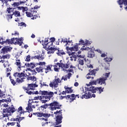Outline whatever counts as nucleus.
Here are the masks:
<instances>
[{"label":"nucleus","instance_id":"9b49d317","mask_svg":"<svg viewBox=\"0 0 127 127\" xmlns=\"http://www.w3.org/2000/svg\"><path fill=\"white\" fill-rule=\"evenodd\" d=\"M59 83H61V80H60V78H58L53 80L52 82H51L49 86L51 88H57L59 85Z\"/></svg>","mask_w":127,"mask_h":127},{"label":"nucleus","instance_id":"f704fd0d","mask_svg":"<svg viewBox=\"0 0 127 127\" xmlns=\"http://www.w3.org/2000/svg\"><path fill=\"white\" fill-rule=\"evenodd\" d=\"M16 39H15V41H14V44H17L18 45H19L20 46H21V45H22V43H23V42H21L19 41V39H17V38H15Z\"/></svg>","mask_w":127,"mask_h":127},{"label":"nucleus","instance_id":"4d7b16f0","mask_svg":"<svg viewBox=\"0 0 127 127\" xmlns=\"http://www.w3.org/2000/svg\"><path fill=\"white\" fill-rule=\"evenodd\" d=\"M33 17L31 18V19H36L37 18V16L36 15V13H34L33 14Z\"/></svg>","mask_w":127,"mask_h":127},{"label":"nucleus","instance_id":"c9c22d12","mask_svg":"<svg viewBox=\"0 0 127 127\" xmlns=\"http://www.w3.org/2000/svg\"><path fill=\"white\" fill-rule=\"evenodd\" d=\"M9 78L11 84L13 85V86H15L16 85H17V83L16 82V80L15 81V80H14V79L11 78V76L10 75Z\"/></svg>","mask_w":127,"mask_h":127},{"label":"nucleus","instance_id":"3c124183","mask_svg":"<svg viewBox=\"0 0 127 127\" xmlns=\"http://www.w3.org/2000/svg\"><path fill=\"white\" fill-rule=\"evenodd\" d=\"M86 78L87 79H94V77H91V75L89 74V73H88L87 75H86Z\"/></svg>","mask_w":127,"mask_h":127},{"label":"nucleus","instance_id":"f8f14e48","mask_svg":"<svg viewBox=\"0 0 127 127\" xmlns=\"http://www.w3.org/2000/svg\"><path fill=\"white\" fill-rule=\"evenodd\" d=\"M38 64L40 66L36 68V71H37L38 73H43L44 65H46V63H45V62H39Z\"/></svg>","mask_w":127,"mask_h":127},{"label":"nucleus","instance_id":"a878e982","mask_svg":"<svg viewBox=\"0 0 127 127\" xmlns=\"http://www.w3.org/2000/svg\"><path fill=\"white\" fill-rule=\"evenodd\" d=\"M69 97H68V100L69 101V103H72V102H74L75 99V94H72L71 95H68Z\"/></svg>","mask_w":127,"mask_h":127},{"label":"nucleus","instance_id":"ea45409f","mask_svg":"<svg viewBox=\"0 0 127 127\" xmlns=\"http://www.w3.org/2000/svg\"><path fill=\"white\" fill-rule=\"evenodd\" d=\"M62 42H64V43H66L65 45V46H66V47H67V45H70V44H71L72 43V41H62Z\"/></svg>","mask_w":127,"mask_h":127},{"label":"nucleus","instance_id":"37998d69","mask_svg":"<svg viewBox=\"0 0 127 127\" xmlns=\"http://www.w3.org/2000/svg\"><path fill=\"white\" fill-rule=\"evenodd\" d=\"M18 78H21V77H24V76H25V74H24V73L23 72H18Z\"/></svg>","mask_w":127,"mask_h":127},{"label":"nucleus","instance_id":"09e8293b","mask_svg":"<svg viewBox=\"0 0 127 127\" xmlns=\"http://www.w3.org/2000/svg\"><path fill=\"white\" fill-rule=\"evenodd\" d=\"M25 61H27V62H29V61H30V55H28L26 56Z\"/></svg>","mask_w":127,"mask_h":127},{"label":"nucleus","instance_id":"cd10ccee","mask_svg":"<svg viewBox=\"0 0 127 127\" xmlns=\"http://www.w3.org/2000/svg\"><path fill=\"white\" fill-rule=\"evenodd\" d=\"M71 77H72V73H68L64 77V76L62 77L61 81H62V80H64V81H67V79H70Z\"/></svg>","mask_w":127,"mask_h":127},{"label":"nucleus","instance_id":"0e129e2a","mask_svg":"<svg viewBox=\"0 0 127 127\" xmlns=\"http://www.w3.org/2000/svg\"><path fill=\"white\" fill-rule=\"evenodd\" d=\"M67 94V91H66V90L65 91H63L62 93H60V96L61 95H66Z\"/></svg>","mask_w":127,"mask_h":127},{"label":"nucleus","instance_id":"6e6552de","mask_svg":"<svg viewBox=\"0 0 127 127\" xmlns=\"http://www.w3.org/2000/svg\"><path fill=\"white\" fill-rule=\"evenodd\" d=\"M49 106L50 107L51 111L59 110L62 106V105H60L59 103L57 101H54L53 102L49 104Z\"/></svg>","mask_w":127,"mask_h":127},{"label":"nucleus","instance_id":"423d86ee","mask_svg":"<svg viewBox=\"0 0 127 127\" xmlns=\"http://www.w3.org/2000/svg\"><path fill=\"white\" fill-rule=\"evenodd\" d=\"M98 84L99 85H107L106 83V80L104 79L103 77L97 78L96 80H93L91 82H89V84L92 86L93 85H97Z\"/></svg>","mask_w":127,"mask_h":127},{"label":"nucleus","instance_id":"9d476101","mask_svg":"<svg viewBox=\"0 0 127 127\" xmlns=\"http://www.w3.org/2000/svg\"><path fill=\"white\" fill-rule=\"evenodd\" d=\"M81 50L82 51L84 50H89V51L88 52V56L87 57H89V58H93V57H95V52L94 51L92 50V49L91 48L89 47H85V46H83L82 48H81Z\"/></svg>","mask_w":127,"mask_h":127},{"label":"nucleus","instance_id":"0eeeda50","mask_svg":"<svg viewBox=\"0 0 127 127\" xmlns=\"http://www.w3.org/2000/svg\"><path fill=\"white\" fill-rule=\"evenodd\" d=\"M88 91H90L91 94H92V93H96V92H97L98 94H101L102 92H104V87H95L94 86H91L88 88Z\"/></svg>","mask_w":127,"mask_h":127},{"label":"nucleus","instance_id":"c03bdc74","mask_svg":"<svg viewBox=\"0 0 127 127\" xmlns=\"http://www.w3.org/2000/svg\"><path fill=\"white\" fill-rule=\"evenodd\" d=\"M15 124H16L15 122H9L7 124V126H8V127H9V126H13L15 125Z\"/></svg>","mask_w":127,"mask_h":127},{"label":"nucleus","instance_id":"7ed1b4c3","mask_svg":"<svg viewBox=\"0 0 127 127\" xmlns=\"http://www.w3.org/2000/svg\"><path fill=\"white\" fill-rule=\"evenodd\" d=\"M37 87H38V85L36 84V82H35V83L28 84L27 87H23V89L28 95H32V94H33V92L29 91H30V90L33 91L35 90L34 88H36Z\"/></svg>","mask_w":127,"mask_h":127},{"label":"nucleus","instance_id":"f3484780","mask_svg":"<svg viewBox=\"0 0 127 127\" xmlns=\"http://www.w3.org/2000/svg\"><path fill=\"white\" fill-rule=\"evenodd\" d=\"M54 70L56 72H59V69L61 68V63H57L54 65Z\"/></svg>","mask_w":127,"mask_h":127},{"label":"nucleus","instance_id":"e2e57ef3","mask_svg":"<svg viewBox=\"0 0 127 127\" xmlns=\"http://www.w3.org/2000/svg\"><path fill=\"white\" fill-rule=\"evenodd\" d=\"M50 40V42H52V43H53L54 41H55V38H51Z\"/></svg>","mask_w":127,"mask_h":127},{"label":"nucleus","instance_id":"a18cd8bd","mask_svg":"<svg viewBox=\"0 0 127 127\" xmlns=\"http://www.w3.org/2000/svg\"><path fill=\"white\" fill-rule=\"evenodd\" d=\"M10 57L9 55H8V54H7V55H5V56H2L3 59H9Z\"/></svg>","mask_w":127,"mask_h":127},{"label":"nucleus","instance_id":"b1692460","mask_svg":"<svg viewBox=\"0 0 127 127\" xmlns=\"http://www.w3.org/2000/svg\"><path fill=\"white\" fill-rule=\"evenodd\" d=\"M45 46V48H46V49L54 48V47H53V43H52V42H49V43H47Z\"/></svg>","mask_w":127,"mask_h":127},{"label":"nucleus","instance_id":"4468645a","mask_svg":"<svg viewBox=\"0 0 127 127\" xmlns=\"http://www.w3.org/2000/svg\"><path fill=\"white\" fill-rule=\"evenodd\" d=\"M91 43H92V42L91 41H89L87 40L84 41V40L81 39L80 41H79V43L77 44V45H84L85 46H87L90 45Z\"/></svg>","mask_w":127,"mask_h":127},{"label":"nucleus","instance_id":"1a4fd4ad","mask_svg":"<svg viewBox=\"0 0 127 127\" xmlns=\"http://www.w3.org/2000/svg\"><path fill=\"white\" fill-rule=\"evenodd\" d=\"M79 95L81 99H89L91 98V92L88 90V93L85 92L84 89L80 91Z\"/></svg>","mask_w":127,"mask_h":127},{"label":"nucleus","instance_id":"69168bd1","mask_svg":"<svg viewBox=\"0 0 127 127\" xmlns=\"http://www.w3.org/2000/svg\"><path fill=\"white\" fill-rule=\"evenodd\" d=\"M59 125H60V124L55 123V124H54L55 127H62V126Z\"/></svg>","mask_w":127,"mask_h":127},{"label":"nucleus","instance_id":"412c9836","mask_svg":"<svg viewBox=\"0 0 127 127\" xmlns=\"http://www.w3.org/2000/svg\"><path fill=\"white\" fill-rule=\"evenodd\" d=\"M61 68L63 69V71H67L66 69H68L69 68V64H63V63H61Z\"/></svg>","mask_w":127,"mask_h":127},{"label":"nucleus","instance_id":"20e7f679","mask_svg":"<svg viewBox=\"0 0 127 127\" xmlns=\"http://www.w3.org/2000/svg\"><path fill=\"white\" fill-rule=\"evenodd\" d=\"M15 111H16V109L14 108L13 105H12L11 107H9L8 108L3 109L4 117H7L9 116H10V114H13Z\"/></svg>","mask_w":127,"mask_h":127},{"label":"nucleus","instance_id":"8fccbe9b","mask_svg":"<svg viewBox=\"0 0 127 127\" xmlns=\"http://www.w3.org/2000/svg\"><path fill=\"white\" fill-rule=\"evenodd\" d=\"M79 64L83 66V65H84V60H80L79 61Z\"/></svg>","mask_w":127,"mask_h":127},{"label":"nucleus","instance_id":"774afa93","mask_svg":"<svg viewBox=\"0 0 127 127\" xmlns=\"http://www.w3.org/2000/svg\"><path fill=\"white\" fill-rule=\"evenodd\" d=\"M24 119V117H19L18 118V122H21V121H22V120H23Z\"/></svg>","mask_w":127,"mask_h":127},{"label":"nucleus","instance_id":"7c9ffc66","mask_svg":"<svg viewBox=\"0 0 127 127\" xmlns=\"http://www.w3.org/2000/svg\"><path fill=\"white\" fill-rule=\"evenodd\" d=\"M21 3H23V1H20V2H14L12 5L13 7V8H17V7H18L19 5H20V4H21Z\"/></svg>","mask_w":127,"mask_h":127},{"label":"nucleus","instance_id":"dca6fc26","mask_svg":"<svg viewBox=\"0 0 127 127\" xmlns=\"http://www.w3.org/2000/svg\"><path fill=\"white\" fill-rule=\"evenodd\" d=\"M118 3L120 5L121 8H123V4H124L125 6L127 5V0H119Z\"/></svg>","mask_w":127,"mask_h":127},{"label":"nucleus","instance_id":"e433bc0d","mask_svg":"<svg viewBox=\"0 0 127 127\" xmlns=\"http://www.w3.org/2000/svg\"><path fill=\"white\" fill-rule=\"evenodd\" d=\"M58 49V52L57 53V55L61 56V55H65V53L63 51L59 50V48Z\"/></svg>","mask_w":127,"mask_h":127},{"label":"nucleus","instance_id":"864d4df0","mask_svg":"<svg viewBox=\"0 0 127 127\" xmlns=\"http://www.w3.org/2000/svg\"><path fill=\"white\" fill-rule=\"evenodd\" d=\"M49 40H48V38H45L44 42V45H45L46 44H47V43H49Z\"/></svg>","mask_w":127,"mask_h":127},{"label":"nucleus","instance_id":"473e14b6","mask_svg":"<svg viewBox=\"0 0 127 127\" xmlns=\"http://www.w3.org/2000/svg\"><path fill=\"white\" fill-rule=\"evenodd\" d=\"M25 66H27V67H29V68H32V69H33L34 67H35V64L33 63H28L25 64Z\"/></svg>","mask_w":127,"mask_h":127},{"label":"nucleus","instance_id":"6ab92c4d","mask_svg":"<svg viewBox=\"0 0 127 127\" xmlns=\"http://www.w3.org/2000/svg\"><path fill=\"white\" fill-rule=\"evenodd\" d=\"M8 51H10V49L7 46H5L1 49V53H2L3 54H5L6 53H7Z\"/></svg>","mask_w":127,"mask_h":127},{"label":"nucleus","instance_id":"603ef678","mask_svg":"<svg viewBox=\"0 0 127 127\" xmlns=\"http://www.w3.org/2000/svg\"><path fill=\"white\" fill-rule=\"evenodd\" d=\"M12 15H13V14H10L7 15L8 19H11V18H12Z\"/></svg>","mask_w":127,"mask_h":127},{"label":"nucleus","instance_id":"6e6d98bb","mask_svg":"<svg viewBox=\"0 0 127 127\" xmlns=\"http://www.w3.org/2000/svg\"><path fill=\"white\" fill-rule=\"evenodd\" d=\"M19 26H23V25H24L25 27H26V24H25L24 22H22L19 23Z\"/></svg>","mask_w":127,"mask_h":127},{"label":"nucleus","instance_id":"4c0bfd02","mask_svg":"<svg viewBox=\"0 0 127 127\" xmlns=\"http://www.w3.org/2000/svg\"><path fill=\"white\" fill-rule=\"evenodd\" d=\"M25 78L22 77L21 79H19V78H16V83L17 84H20V83H22L24 82V79Z\"/></svg>","mask_w":127,"mask_h":127},{"label":"nucleus","instance_id":"5fc2aeb1","mask_svg":"<svg viewBox=\"0 0 127 127\" xmlns=\"http://www.w3.org/2000/svg\"><path fill=\"white\" fill-rule=\"evenodd\" d=\"M0 1L3 4H4V3H5V4L7 3V0H0Z\"/></svg>","mask_w":127,"mask_h":127},{"label":"nucleus","instance_id":"393cba45","mask_svg":"<svg viewBox=\"0 0 127 127\" xmlns=\"http://www.w3.org/2000/svg\"><path fill=\"white\" fill-rule=\"evenodd\" d=\"M27 80H28V81L31 80L33 81V82H36V80H37V79L35 76H31V74H29L27 77Z\"/></svg>","mask_w":127,"mask_h":127},{"label":"nucleus","instance_id":"aec40b11","mask_svg":"<svg viewBox=\"0 0 127 127\" xmlns=\"http://www.w3.org/2000/svg\"><path fill=\"white\" fill-rule=\"evenodd\" d=\"M15 39H16L14 38H12L11 39H6L5 41V44H6V45H7V44L9 45L10 44H12L13 43H14V41H15Z\"/></svg>","mask_w":127,"mask_h":127},{"label":"nucleus","instance_id":"bf43d9fd","mask_svg":"<svg viewBox=\"0 0 127 127\" xmlns=\"http://www.w3.org/2000/svg\"><path fill=\"white\" fill-rule=\"evenodd\" d=\"M11 121H13V122H15V121H18V118H12L10 119Z\"/></svg>","mask_w":127,"mask_h":127},{"label":"nucleus","instance_id":"bb28decb","mask_svg":"<svg viewBox=\"0 0 127 127\" xmlns=\"http://www.w3.org/2000/svg\"><path fill=\"white\" fill-rule=\"evenodd\" d=\"M17 113H19L20 114V116H21V115H24L25 113H27V111H24L23 109H22V107L20 106L18 109H17Z\"/></svg>","mask_w":127,"mask_h":127},{"label":"nucleus","instance_id":"79ce46f5","mask_svg":"<svg viewBox=\"0 0 127 127\" xmlns=\"http://www.w3.org/2000/svg\"><path fill=\"white\" fill-rule=\"evenodd\" d=\"M113 60V59L111 58H106L104 59V61L105 62H111V61H112Z\"/></svg>","mask_w":127,"mask_h":127},{"label":"nucleus","instance_id":"13d9d810","mask_svg":"<svg viewBox=\"0 0 127 127\" xmlns=\"http://www.w3.org/2000/svg\"><path fill=\"white\" fill-rule=\"evenodd\" d=\"M4 96H5V95L4 94V92L2 91V92L0 93V97L1 98H4Z\"/></svg>","mask_w":127,"mask_h":127},{"label":"nucleus","instance_id":"f257e3e1","mask_svg":"<svg viewBox=\"0 0 127 127\" xmlns=\"http://www.w3.org/2000/svg\"><path fill=\"white\" fill-rule=\"evenodd\" d=\"M40 96L35 97V100H39L42 104H46L49 102L51 99H54V93L52 91H48L45 90H40L39 92Z\"/></svg>","mask_w":127,"mask_h":127},{"label":"nucleus","instance_id":"a211bd4d","mask_svg":"<svg viewBox=\"0 0 127 127\" xmlns=\"http://www.w3.org/2000/svg\"><path fill=\"white\" fill-rule=\"evenodd\" d=\"M31 59H38V60H44V55H38L31 57Z\"/></svg>","mask_w":127,"mask_h":127},{"label":"nucleus","instance_id":"f03ea898","mask_svg":"<svg viewBox=\"0 0 127 127\" xmlns=\"http://www.w3.org/2000/svg\"><path fill=\"white\" fill-rule=\"evenodd\" d=\"M49 107V104H46L44 105L41 106L39 107L40 112L34 113L33 114L34 116H37L38 118H49L50 114L45 113L46 112V109Z\"/></svg>","mask_w":127,"mask_h":127},{"label":"nucleus","instance_id":"2eb2a0df","mask_svg":"<svg viewBox=\"0 0 127 127\" xmlns=\"http://www.w3.org/2000/svg\"><path fill=\"white\" fill-rule=\"evenodd\" d=\"M44 70H45V72L46 74L52 71V64H48V65H44Z\"/></svg>","mask_w":127,"mask_h":127},{"label":"nucleus","instance_id":"338daca9","mask_svg":"<svg viewBox=\"0 0 127 127\" xmlns=\"http://www.w3.org/2000/svg\"><path fill=\"white\" fill-rule=\"evenodd\" d=\"M32 75H36V74H37V72L34 69L32 70Z\"/></svg>","mask_w":127,"mask_h":127},{"label":"nucleus","instance_id":"c756f323","mask_svg":"<svg viewBox=\"0 0 127 127\" xmlns=\"http://www.w3.org/2000/svg\"><path fill=\"white\" fill-rule=\"evenodd\" d=\"M14 9H15V8L9 7L7 8L6 11H7L8 13H9V14H13L14 12Z\"/></svg>","mask_w":127,"mask_h":127},{"label":"nucleus","instance_id":"4be33fe9","mask_svg":"<svg viewBox=\"0 0 127 127\" xmlns=\"http://www.w3.org/2000/svg\"><path fill=\"white\" fill-rule=\"evenodd\" d=\"M37 13V11H36V10H33L32 11H31V12H26V14L27 16V17H32V16H33V14L34 13Z\"/></svg>","mask_w":127,"mask_h":127},{"label":"nucleus","instance_id":"2f4dec72","mask_svg":"<svg viewBox=\"0 0 127 127\" xmlns=\"http://www.w3.org/2000/svg\"><path fill=\"white\" fill-rule=\"evenodd\" d=\"M32 103H34V102H32L31 103L28 104V106L26 108V109L28 113H30V112H32L33 111L32 108H31V106H32Z\"/></svg>","mask_w":127,"mask_h":127},{"label":"nucleus","instance_id":"680f3d73","mask_svg":"<svg viewBox=\"0 0 127 127\" xmlns=\"http://www.w3.org/2000/svg\"><path fill=\"white\" fill-rule=\"evenodd\" d=\"M18 75H19V73H18V72H16L13 74V76L14 77H15V78H16V77H18Z\"/></svg>","mask_w":127,"mask_h":127},{"label":"nucleus","instance_id":"de8ad7c7","mask_svg":"<svg viewBox=\"0 0 127 127\" xmlns=\"http://www.w3.org/2000/svg\"><path fill=\"white\" fill-rule=\"evenodd\" d=\"M48 118H38V120H40V121H45V122H47L48 121Z\"/></svg>","mask_w":127,"mask_h":127},{"label":"nucleus","instance_id":"39448f33","mask_svg":"<svg viewBox=\"0 0 127 127\" xmlns=\"http://www.w3.org/2000/svg\"><path fill=\"white\" fill-rule=\"evenodd\" d=\"M56 118V124H62V120L63 119V116L62 115V110L57 111L54 112Z\"/></svg>","mask_w":127,"mask_h":127},{"label":"nucleus","instance_id":"052dcab7","mask_svg":"<svg viewBox=\"0 0 127 127\" xmlns=\"http://www.w3.org/2000/svg\"><path fill=\"white\" fill-rule=\"evenodd\" d=\"M63 98L64 99H66V100H67L68 101H69V95L64 96H63Z\"/></svg>","mask_w":127,"mask_h":127},{"label":"nucleus","instance_id":"ddd939ff","mask_svg":"<svg viewBox=\"0 0 127 127\" xmlns=\"http://www.w3.org/2000/svg\"><path fill=\"white\" fill-rule=\"evenodd\" d=\"M67 51H78L79 48V45L78 43H76L75 45L72 47L69 48L68 46L66 47Z\"/></svg>","mask_w":127,"mask_h":127},{"label":"nucleus","instance_id":"58836bf2","mask_svg":"<svg viewBox=\"0 0 127 127\" xmlns=\"http://www.w3.org/2000/svg\"><path fill=\"white\" fill-rule=\"evenodd\" d=\"M12 14L13 15H14L15 17H18L20 16V12H19V11L15 10Z\"/></svg>","mask_w":127,"mask_h":127},{"label":"nucleus","instance_id":"72a5a7b5","mask_svg":"<svg viewBox=\"0 0 127 127\" xmlns=\"http://www.w3.org/2000/svg\"><path fill=\"white\" fill-rule=\"evenodd\" d=\"M111 74V72H106L103 74V76H102V78H104L105 81H107L108 80V78H109V76H110V74Z\"/></svg>","mask_w":127,"mask_h":127},{"label":"nucleus","instance_id":"a19ab883","mask_svg":"<svg viewBox=\"0 0 127 127\" xmlns=\"http://www.w3.org/2000/svg\"><path fill=\"white\" fill-rule=\"evenodd\" d=\"M89 73H88V75H96V71H97V70L96 69H93L92 70H89Z\"/></svg>","mask_w":127,"mask_h":127},{"label":"nucleus","instance_id":"49530a36","mask_svg":"<svg viewBox=\"0 0 127 127\" xmlns=\"http://www.w3.org/2000/svg\"><path fill=\"white\" fill-rule=\"evenodd\" d=\"M15 64L18 66V68H21V63L20 62H16Z\"/></svg>","mask_w":127,"mask_h":127},{"label":"nucleus","instance_id":"c85d7f7f","mask_svg":"<svg viewBox=\"0 0 127 127\" xmlns=\"http://www.w3.org/2000/svg\"><path fill=\"white\" fill-rule=\"evenodd\" d=\"M47 50H49V51L48 52V54H53L55 51L58 50V49L57 48H50V49H48Z\"/></svg>","mask_w":127,"mask_h":127},{"label":"nucleus","instance_id":"5701e85b","mask_svg":"<svg viewBox=\"0 0 127 127\" xmlns=\"http://www.w3.org/2000/svg\"><path fill=\"white\" fill-rule=\"evenodd\" d=\"M72 87H69L67 86H64V88L66 91L67 94H71L73 93V89H72Z\"/></svg>","mask_w":127,"mask_h":127}]
</instances>
